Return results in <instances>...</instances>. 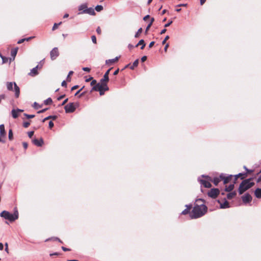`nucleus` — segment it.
<instances>
[{"label":"nucleus","instance_id":"1","mask_svg":"<svg viewBox=\"0 0 261 261\" xmlns=\"http://www.w3.org/2000/svg\"><path fill=\"white\" fill-rule=\"evenodd\" d=\"M207 211V207L203 204L200 205L196 204L194 206L190 217L192 219H196L201 217L204 215Z\"/></svg>","mask_w":261,"mask_h":261},{"label":"nucleus","instance_id":"2","mask_svg":"<svg viewBox=\"0 0 261 261\" xmlns=\"http://www.w3.org/2000/svg\"><path fill=\"white\" fill-rule=\"evenodd\" d=\"M251 179L252 178H249L242 181L238 189L239 194H242L245 191L252 187L254 185V182L251 181Z\"/></svg>","mask_w":261,"mask_h":261},{"label":"nucleus","instance_id":"3","mask_svg":"<svg viewBox=\"0 0 261 261\" xmlns=\"http://www.w3.org/2000/svg\"><path fill=\"white\" fill-rule=\"evenodd\" d=\"M1 217L12 222L17 219L18 218V212L16 210L13 214L10 213L8 211H4L0 214Z\"/></svg>","mask_w":261,"mask_h":261},{"label":"nucleus","instance_id":"4","mask_svg":"<svg viewBox=\"0 0 261 261\" xmlns=\"http://www.w3.org/2000/svg\"><path fill=\"white\" fill-rule=\"evenodd\" d=\"M14 85V91L15 92V95L16 97H18L20 93V89L19 87L15 82H7L6 83V87L9 91L13 90V86Z\"/></svg>","mask_w":261,"mask_h":261},{"label":"nucleus","instance_id":"5","mask_svg":"<svg viewBox=\"0 0 261 261\" xmlns=\"http://www.w3.org/2000/svg\"><path fill=\"white\" fill-rule=\"evenodd\" d=\"M78 105V103H74L73 102H70L66 105L64 107V109L66 113H70L73 112L75 110Z\"/></svg>","mask_w":261,"mask_h":261},{"label":"nucleus","instance_id":"6","mask_svg":"<svg viewBox=\"0 0 261 261\" xmlns=\"http://www.w3.org/2000/svg\"><path fill=\"white\" fill-rule=\"evenodd\" d=\"M233 178L232 175L226 176L225 174L222 173L220 174V178L223 180L224 184H226L229 182Z\"/></svg>","mask_w":261,"mask_h":261},{"label":"nucleus","instance_id":"7","mask_svg":"<svg viewBox=\"0 0 261 261\" xmlns=\"http://www.w3.org/2000/svg\"><path fill=\"white\" fill-rule=\"evenodd\" d=\"M219 194V190L218 189H212L208 192V196L210 197H212L213 198H216Z\"/></svg>","mask_w":261,"mask_h":261},{"label":"nucleus","instance_id":"8","mask_svg":"<svg viewBox=\"0 0 261 261\" xmlns=\"http://www.w3.org/2000/svg\"><path fill=\"white\" fill-rule=\"evenodd\" d=\"M84 13L88 14L91 15H94L95 14L94 9L92 8H87L84 10V11L79 12L78 14H81Z\"/></svg>","mask_w":261,"mask_h":261},{"label":"nucleus","instance_id":"9","mask_svg":"<svg viewBox=\"0 0 261 261\" xmlns=\"http://www.w3.org/2000/svg\"><path fill=\"white\" fill-rule=\"evenodd\" d=\"M51 60H55L59 56V51L57 47L54 48L50 53Z\"/></svg>","mask_w":261,"mask_h":261},{"label":"nucleus","instance_id":"10","mask_svg":"<svg viewBox=\"0 0 261 261\" xmlns=\"http://www.w3.org/2000/svg\"><path fill=\"white\" fill-rule=\"evenodd\" d=\"M198 180L201 184V185L203 186L205 188H209L212 186L209 181L204 179H202L200 177L198 178Z\"/></svg>","mask_w":261,"mask_h":261},{"label":"nucleus","instance_id":"11","mask_svg":"<svg viewBox=\"0 0 261 261\" xmlns=\"http://www.w3.org/2000/svg\"><path fill=\"white\" fill-rule=\"evenodd\" d=\"M42 66H40V67L39 65H37L36 67L33 68L31 70L30 72L29 73V75L31 76H35L38 74V68H41Z\"/></svg>","mask_w":261,"mask_h":261},{"label":"nucleus","instance_id":"12","mask_svg":"<svg viewBox=\"0 0 261 261\" xmlns=\"http://www.w3.org/2000/svg\"><path fill=\"white\" fill-rule=\"evenodd\" d=\"M242 199L244 203H247L251 201L252 197L249 194L247 193L242 197Z\"/></svg>","mask_w":261,"mask_h":261},{"label":"nucleus","instance_id":"13","mask_svg":"<svg viewBox=\"0 0 261 261\" xmlns=\"http://www.w3.org/2000/svg\"><path fill=\"white\" fill-rule=\"evenodd\" d=\"M111 69L112 68H110L106 72V73H105V74L103 75V78H102L100 80L101 82H102V83L105 82L106 83H107V82L109 81V72H110V70H111Z\"/></svg>","mask_w":261,"mask_h":261},{"label":"nucleus","instance_id":"14","mask_svg":"<svg viewBox=\"0 0 261 261\" xmlns=\"http://www.w3.org/2000/svg\"><path fill=\"white\" fill-rule=\"evenodd\" d=\"M18 47H16V48H14L12 49V50L11 51V58H10V59H9L10 62H11V61L14 60L15 59V58L16 54L17 53V51H18Z\"/></svg>","mask_w":261,"mask_h":261},{"label":"nucleus","instance_id":"15","mask_svg":"<svg viewBox=\"0 0 261 261\" xmlns=\"http://www.w3.org/2000/svg\"><path fill=\"white\" fill-rule=\"evenodd\" d=\"M120 58V56L116 57V58L112 59H109L106 61V64L108 65H112L114 63L117 62Z\"/></svg>","mask_w":261,"mask_h":261},{"label":"nucleus","instance_id":"16","mask_svg":"<svg viewBox=\"0 0 261 261\" xmlns=\"http://www.w3.org/2000/svg\"><path fill=\"white\" fill-rule=\"evenodd\" d=\"M33 143L37 146L40 147L43 144V140L42 138L40 139L39 140L34 139L33 140Z\"/></svg>","mask_w":261,"mask_h":261},{"label":"nucleus","instance_id":"17","mask_svg":"<svg viewBox=\"0 0 261 261\" xmlns=\"http://www.w3.org/2000/svg\"><path fill=\"white\" fill-rule=\"evenodd\" d=\"M100 90H108L109 87L107 86V83L105 82H100V86H99Z\"/></svg>","mask_w":261,"mask_h":261},{"label":"nucleus","instance_id":"18","mask_svg":"<svg viewBox=\"0 0 261 261\" xmlns=\"http://www.w3.org/2000/svg\"><path fill=\"white\" fill-rule=\"evenodd\" d=\"M254 195L257 198H261V188H257L254 191Z\"/></svg>","mask_w":261,"mask_h":261},{"label":"nucleus","instance_id":"19","mask_svg":"<svg viewBox=\"0 0 261 261\" xmlns=\"http://www.w3.org/2000/svg\"><path fill=\"white\" fill-rule=\"evenodd\" d=\"M139 45H141V49H144L145 46V43L143 39L140 40L139 42L136 45L135 47H138Z\"/></svg>","mask_w":261,"mask_h":261},{"label":"nucleus","instance_id":"20","mask_svg":"<svg viewBox=\"0 0 261 261\" xmlns=\"http://www.w3.org/2000/svg\"><path fill=\"white\" fill-rule=\"evenodd\" d=\"M186 206L187 207V208L185 209L182 212L181 214L182 215H186L188 213H189L190 210L192 207V205H186Z\"/></svg>","mask_w":261,"mask_h":261},{"label":"nucleus","instance_id":"21","mask_svg":"<svg viewBox=\"0 0 261 261\" xmlns=\"http://www.w3.org/2000/svg\"><path fill=\"white\" fill-rule=\"evenodd\" d=\"M229 207V203L228 201H225L223 203L220 204V207L221 208H226Z\"/></svg>","mask_w":261,"mask_h":261},{"label":"nucleus","instance_id":"22","mask_svg":"<svg viewBox=\"0 0 261 261\" xmlns=\"http://www.w3.org/2000/svg\"><path fill=\"white\" fill-rule=\"evenodd\" d=\"M244 175H245V174L244 173H239L237 175H236L233 178H234V183H236V180H237L238 178L239 177H241V179H243L244 178Z\"/></svg>","mask_w":261,"mask_h":261},{"label":"nucleus","instance_id":"23","mask_svg":"<svg viewBox=\"0 0 261 261\" xmlns=\"http://www.w3.org/2000/svg\"><path fill=\"white\" fill-rule=\"evenodd\" d=\"M11 113H12V117L14 118H16L18 117L19 113L17 112L16 110L13 109L11 111Z\"/></svg>","mask_w":261,"mask_h":261},{"label":"nucleus","instance_id":"24","mask_svg":"<svg viewBox=\"0 0 261 261\" xmlns=\"http://www.w3.org/2000/svg\"><path fill=\"white\" fill-rule=\"evenodd\" d=\"M222 180V179L220 178V175L219 177H216L213 179V182L215 184V186H217L218 183Z\"/></svg>","mask_w":261,"mask_h":261},{"label":"nucleus","instance_id":"25","mask_svg":"<svg viewBox=\"0 0 261 261\" xmlns=\"http://www.w3.org/2000/svg\"><path fill=\"white\" fill-rule=\"evenodd\" d=\"M0 133L1 135H6V132L5 130V126L4 124L0 125Z\"/></svg>","mask_w":261,"mask_h":261},{"label":"nucleus","instance_id":"26","mask_svg":"<svg viewBox=\"0 0 261 261\" xmlns=\"http://www.w3.org/2000/svg\"><path fill=\"white\" fill-rule=\"evenodd\" d=\"M139 60L138 59L136 60L133 63V65L130 66V69L133 70L135 67H137L138 65Z\"/></svg>","mask_w":261,"mask_h":261},{"label":"nucleus","instance_id":"27","mask_svg":"<svg viewBox=\"0 0 261 261\" xmlns=\"http://www.w3.org/2000/svg\"><path fill=\"white\" fill-rule=\"evenodd\" d=\"M57 116H55V115H50V116H48V117H45V118H44L42 121L44 122L46 120H47L48 119H52L53 120H55V119H57Z\"/></svg>","mask_w":261,"mask_h":261},{"label":"nucleus","instance_id":"28","mask_svg":"<svg viewBox=\"0 0 261 261\" xmlns=\"http://www.w3.org/2000/svg\"><path fill=\"white\" fill-rule=\"evenodd\" d=\"M236 195V192H231V193H228L227 194V198L228 199H231L232 198H233Z\"/></svg>","mask_w":261,"mask_h":261},{"label":"nucleus","instance_id":"29","mask_svg":"<svg viewBox=\"0 0 261 261\" xmlns=\"http://www.w3.org/2000/svg\"><path fill=\"white\" fill-rule=\"evenodd\" d=\"M234 188V184H231L229 185L228 187H225V191L227 192L231 191Z\"/></svg>","mask_w":261,"mask_h":261},{"label":"nucleus","instance_id":"30","mask_svg":"<svg viewBox=\"0 0 261 261\" xmlns=\"http://www.w3.org/2000/svg\"><path fill=\"white\" fill-rule=\"evenodd\" d=\"M100 83L96 84L95 86H94L92 89V91H98L100 90L99 89Z\"/></svg>","mask_w":261,"mask_h":261},{"label":"nucleus","instance_id":"31","mask_svg":"<svg viewBox=\"0 0 261 261\" xmlns=\"http://www.w3.org/2000/svg\"><path fill=\"white\" fill-rule=\"evenodd\" d=\"M87 8V4H82L79 7V10L80 11H84V10L86 9Z\"/></svg>","mask_w":261,"mask_h":261},{"label":"nucleus","instance_id":"32","mask_svg":"<svg viewBox=\"0 0 261 261\" xmlns=\"http://www.w3.org/2000/svg\"><path fill=\"white\" fill-rule=\"evenodd\" d=\"M142 29L141 28H140L139 29H138V31L136 33V34L135 35V38L139 37L140 34L142 33Z\"/></svg>","mask_w":261,"mask_h":261},{"label":"nucleus","instance_id":"33","mask_svg":"<svg viewBox=\"0 0 261 261\" xmlns=\"http://www.w3.org/2000/svg\"><path fill=\"white\" fill-rule=\"evenodd\" d=\"M52 102V99L51 98H48L47 99L45 100L44 101V103L45 105H48L50 104Z\"/></svg>","mask_w":261,"mask_h":261},{"label":"nucleus","instance_id":"34","mask_svg":"<svg viewBox=\"0 0 261 261\" xmlns=\"http://www.w3.org/2000/svg\"><path fill=\"white\" fill-rule=\"evenodd\" d=\"M95 10L97 12H100L103 10V7L101 5H97L95 7Z\"/></svg>","mask_w":261,"mask_h":261},{"label":"nucleus","instance_id":"35","mask_svg":"<svg viewBox=\"0 0 261 261\" xmlns=\"http://www.w3.org/2000/svg\"><path fill=\"white\" fill-rule=\"evenodd\" d=\"M8 137L9 140H11L13 139V132L12 129H10L9 130Z\"/></svg>","mask_w":261,"mask_h":261},{"label":"nucleus","instance_id":"36","mask_svg":"<svg viewBox=\"0 0 261 261\" xmlns=\"http://www.w3.org/2000/svg\"><path fill=\"white\" fill-rule=\"evenodd\" d=\"M59 240V238L57 237H53L51 238L47 239L45 240V242H47L48 241H58Z\"/></svg>","mask_w":261,"mask_h":261},{"label":"nucleus","instance_id":"37","mask_svg":"<svg viewBox=\"0 0 261 261\" xmlns=\"http://www.w3.org/2000/svg\"><path fill=\"white\" fill-rule=\"evenodd\" d=\"M1 58L2 59L3 64L7 63L8 61V58H7L3 56H1Z\"/></svg>","mask_w":261,"mask_h":261},{"label":"nucleus","instance_id":"38","mask_svg":"<svg viewBox=\"0 0 261 261\" xmlns=\"http://www.w3.org/2000/svg\"><path fill=\"white\" fill-rule=\"evenodd\" d=\"M24 115L28 119L33 118L35 117L34 115H30L26 113H24Z\"/></svg>","mask_w":261,"mask_h":261},{"label":"nucleus","instance_id":"39","mask_svg":"<svg viewBox=\"0 0 261 261\" xmlns=\"http://www.w3.org/2000/svg\"><path fill=\"white\" fill-rule=\"evenodd\" d=\"M61 23H62V22H59V23H55L54 24V26H53V28H52V30H53V31H54V30H56V29L58 28V27L59 25H60Z\"/></svg>","mask_w":261,"mask_h":261},{"label":"nucleus","instance_id":"40","mask_svg":"<svg viewBox=\"0 0 261 261\" xmlns=\"http://www.w3.org/2000/svg\"><path fill=\"white\" fill-rule=\"evenodd\" d=\"M30 125L29 122H24L23 123V126L25 128H27Z\"/></svg>","mask_w":261,"mask_h":261},{"label":"nucleus","instance_id":"41","mask_svg":"<svg viewBox=\"0 0 261 261\" xmlns=\"http://www.w3.org/2000/svg\"><path fill=\"white\" fill-rule=\"evenodd\" d=\"M91 40H92V41L93 42V43H94V44H96V38L95 37V36L93 35L91 37Z\"/></svg>","mask_w":261,"mask_h":261},{"label":"nucleus","instance_id":"42","mask_svg":"<svg viewBox=\"0 0 261 261\" xmlns=\"http://www.w3.org/2000/svg\"><path fill=\"white\" fill-rule=\"evenodd\" d=\"M33 107L36 109H38L40 107V106L36 102H35L34 103Z\"/></svg>","mask_w":261,"mask_h":261},{"label":"nucleus","instance_id":"43","mask_svg":"<svg viewBox=\"0 0 261 261\" xmlns=\"http://www.w3.org/2000/svg\"><path fill=\"white\" fill-rule=\"evenodd\" d=\"M28 134L29 137L31 138L32 137V136L34 135V132L33 131L29 132H28Z\"/></svg>","mask_w":261,"mask_h":261},{"label":"nucleus","instance_id":"44","mask_svg":"<svg viewBox=\"0 0 261 261\" xmlns=\"http://www.w3.org/2000/svg\"><path fill=\"white\" fill-rule=\"evenodd\" d=\"M169 38V36H166L164 40L162 41V44H165L166 41Z\"/></svg>","mask_w":261,"mask_h":261},{"label":"nucleus","instance_id":"45","mask_svg":"<svg viewBox=\"0 0 261 261\" xmlns=\"http://www.w3.org/2000/svg\"><path fill=\"white\" fill-rule=\"evenodd\" d=\"M258 174H260V175L257 179V182H260L261 181V170L258 173Z\"/></svg>","mask_w":261,"mask_h":261},{"label":"nucleus","instance_id":"46","mask_svg":"<svg viewBox=\"0 0 261 261\" xmlns=\"http://www.w3.org/2000/svg\"><path fill=\"white\" fill-rule=\"evenodd\" d=\"M258 174H260V175L257 179V182H260L261 181V170L258 173Z\"/></svg>","mask_w":261,"mask_h":261},{"label":"nucleus","instance_id":"47","mask_svg":"<svg viewBox=\"0 0 261 261\" xmlns=\"http://www.w3.org/2000/svg\"><path fill=\"white\" fill-rule=\"evenodd\" d=\"M82 69L84 71H87V72H90V68H89V67H83L82 68Z\"/></svg>","mask_w":261,"mask_h":261},{"label":"nucleus","instance_id":"48","mask_svg":"<svg viewBox=\"0 0 261 261\" xmlns=\"http://www.w3.org/2000/svg\"><path fill=\"white\" fill-rule=\"evenodd\" d=\"M48 126L50 128H51L54 126V123L51 121H50L48 123Z\"/></svg>","mask_w":261,"mask_h":261},{"label":"nucleus","instance_id":"49","mask_svg":"<svg viewBox=\"0 0 261 261\" xmlns=\"http://www.w3.org/2000/svg\"><path fill=\"white\" fill-rule=\"evenodd\" d=\"M24 41H25V39H24V38L20 39L18 41L17 43L21 44V43H23Z\"/></svg>","mask_w":261,"mask_h":261},{"label":"nucleus","instance_id":"50","mask_svg":"<svg viewBox=\"0 0 261 261\" xmlns=\"http://www.w3.org/2000/svg\"><path fill=\"white\" fill-rule=\"evenodd\" d=\"M65 94H63V95H62L60 96H59L58 98H57V100H61L62 99H63L64 97H65Z\"/></svg>","mask_w":261,"mask_h":261},{"label":"nucleus","instance_id":"51","mask_svg":"<svg viewBox=\"0 0 261 261\" xmlns=\"http://www.w3.org/2000/svg\"><path fill=\"white\" fill-rule=\"evenodd\" d=\"M96 32L97 33V34H101V29L99 27H98L97 29H96Z\"/></svg>","mask_w":261,"mask_h":261},{"label":"nucleus","instance_id":"52","mask_svg":"<svg viewBox=\"0 0 261 261\" xmlns=\"http://www.w3.org/2000/svg\"><path fill=\"white\" fill-rule=\"evenodd\" d=\"M96 84H97L96 81L94 80L91 82V85L95 86Z\"/></svg>","mask_w":261,"mask_h":261},{"label":"nucleus","instance_id":"53","mask_svg":"<svg viewBox=\"0 0 261 261\" xmlns=\"http://www.w3.org/2000/svg\"><path fill=\"white\" fill-rule=\"evenodd\" d=\"M22 145H23V146L24 147V149H27L28 146V143L27 142H23L22 143Z\"/></svg>","mask_w":261,"mask_h":261},{"label":"nucleus","instance_id":"54","mask_svg":"<svg viewBox=\"0 0 261 261\" xmlns=\"http://www.w3.org/2000/svg\"><path fill=\"white\" fill-rule=\"evenodd\" d=\"M172 23V21H170L168 23L165 24L164 27L165 28L168 27L171 23Z\"/></svg>","mask_w":261,"mask_h":261},{"label":"nucleus","instance_id":"55","mask_svg":"<svg viewBox=\"0 0 261 261\" xmlns=\"http://www.w3.org/2000/svg\"><path fill=\"white\" fill-rule=\"evenodd\" d=\"M151 26V24H148V25L147 26L146 28V30H145V33H147V31H148V30L149 29V28H150V27Z\"/></svg>","mask_w":261,"mask_h":261},{"label":"nucleus","instance_id":"56","mask_svg":"<svg viewBox=\"0 0 261 261\" xmlns=\"http://www.w3.org/2000/svg\"><path fill=\"white\" fill-rule=\"evenodd\" d=\"M61 85H62V86H63V87H65L67 86V83H66V82H65V81H63L62 82Z\"/></svg>","mask_w":261,"mask_h":261},{"label":"nucleus","instance_id":"57","mask_svg":"<svg viewBox=\"0 0 261 261\" xmlns=\"http://www.w3.org/2000/svg\"><path fill=\"white\" fill-rule=\"evenodd\" d=\"M68 99L66 98L61 103V106H64L65 105V103L68 101Z\"/></svg>","mask_w":261,"mask_h":261},{"label":"nucleus","instance_id":"58","mask_svg":"<svg viewBox=\"0 0 261 261\" xmlns=\"http://www.w3.org/2000/svg\"><path fill=\"white\" fill-rule=\"evenodd\" d=\"M62 249L63 251H70V249H69V248H66V247H63H63H62Z\"/></svg>","mask_w":261,"mask_h":261},{"label":"nucleus","instance_id":"59","mask_svg":"<svg viewBox=\"0 0 261 261\" xmlns=\"http://www.w3.org/2000/svg\"><path fill=\"white\" fill-rule=\"evenodd\" d=\"M146 59H147V57L144 56L141 58V61L144 62L146 60Z\"/></svg>","mask_w":261,"mask_h":261},{"label":"nucleus","instance_id":"60","mask_svg":"<svg viewBox=\"0 0 261 261\" xmlns=\"http://www.w3.org/2000/svg\"><path fill=\"white\" fill-rule=\"evenodd\" d=\"M154 41H152L149 44V48H151L152 47V46L154 45Z\"/></svg>","mask_w":261,"mask_h":261},{"label":"nucleus","instance_id":"61","mask_svg":"<svg viewBox=\"0 0 261 261\" xmlns=\"http://www.w3.org/2000/svg\"><path fill=\"white\" fill-rule=\"evenodd\" d=\"M106 90H99L98 91L99 92V94L100 95H103L104 94V92Z\"/></svg>","mask_w":261,"mask_h":261},{"label":"nucleus","instance_id":"62","mask_svg":"<svg viewBox=\"0 0 261 261\" xmlns=\"http://www.w3.org/2000/svg\"><path fill=\"white\" fill-rule=\"evenodd\" d=\"M134 46L132 44H129L128 45V48H129V49H131L132 48H134Z\"/></svg>","mask_w":261,"mask_h":261},{"label":"nucleus","instance_id":"63","mask_svg":"<svg viewBox=\"0 0 261 261\" xmlns=\"http://www.w3.org/2000/svg\"><path fill=\"white\" fill-rule=\"evenodd\" d=\"M149 15H147L146 16H145L144 18H143V20H146L148 18H149Z\"/></svg>","mask_w":261,"mask_h":261},{"label":"nucleus","instance_id":"64","mask_svg":"<svg viewBox=\"0 0 261 261\" xmlns=\"http://www.w3.org/2000/svg\"><path fill=\"white\" fill-rule=\"evenodd\" d=\"M119 72V69H117L116 70H115L113 73L114 75H117Z\"/></svg>","mask_w":261,"mask_h":261}]
</instances>
